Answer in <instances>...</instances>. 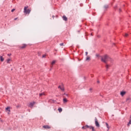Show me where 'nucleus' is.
Masks as SVG:
<instances>
[{
	"label": "nucleus",
	"instance_id": "1",
	"mask_svg": "<svg viewBox=\"0 0 131 131\" xmlns=\"http://www.w3.org/2000/svg\"><path fill=\"white\" fill-rule=\"evenodd\" d=\"M28 7H25L24 12L26 13V14H30V12H31V10L28 9Z\"/></svg>",
	"mask_w": 131,
	"mask_h": 131
},
{
	"label": "nucleus",
	"instance_id": "2",
	"mask_svg": "<svg viewBox=\"0 0 131 131\" xmlns=\"http://www.w3.org/2000/svg\"><path fill=\"white\" fill-rule=\"evenodd\" d=\"M109 57H108V56H107V55H104V56H103L102 57V58H101V61H102V62H104V63H106V61H108V58Z\"/></svg>",
	"mask_w": 131,
	"mask_h": 131
},
{
	"label": "nucleus",
	"instance_id": "3",
	"mask_svg": "<svg viewBox=\"0 0 131 131\" xmlns=\"http://www.w3.org/2000/svg\"><path fill=\"white\" fill-rule=\"evenodd\" d=\"M95 122L96 126H97V127H99L100 124H99V122H98V119L96 118H95Z\"/></svg>",
	"mask_w": 131,
	"mask_h": 131
},
{
	"label": "nucleus",
	"instance_id": "4",
	"mask_svg": "<svg viewBox=\"0 0 131 131\" xmlns=\"http://www.w3.org/2000/svg\"><path fill=\"white\" fill-rule=\"evenodd\" d=\"M35 103L36 102L35 101L30 103L29 105V107H30V108H33V105H35Z\"/></svg>",
	"mask_w": 131,
	"mask_h": 131
},
{
	"label": "nucleus",
	"instance_id": "5",
	"mask_svg": "<svg viewBox=\"0 0 131 131\" xmlns=\"http://www.w3.org/2000/svg\"><path fill=\"white\" fill-rule=\"evenodd\" d=\"M26 47H27V45H26V44H23L22 45H21L19 47V48L23 49H25L26 48Z\"/></svg>",
	"mask_w": 131,
	"mask_h": 131
},
{
	"label": "nucleus",
	"instance_id": "6",
	"mask_svg": "<svg viewBox=\"0 0 131 131\" xmlns=\"http://www.w3.org/2000/svg\"><path fill=\"white\" fill-rule=\"evenodd\" d=\"M126 94V92L122 91L120 92V95L121 96V97H123V96H124Z\"/></svg>",
	"mask_w": 131,
	"mask_h": 131
},
{
	"label": "nucleus",
	"instance_id": "7",
	"mask_svg": "<svg viewBox=\"0 0 131 131\" xmlns=\"http://www.w3.org/2000/svg\"><path fill=\"white\" fill-rule=\"evenodd\" d=\"M43 128H46V129L51 128V126H50L49 125H48L43 126Z\"/></svg>",
	"mask_w": 131,
	"mask_h": 131
},
{
	"label": "nucleus",
	"instance_id": "8",
	"mask_svg": "<svg viewBox=\"0 0 131 131\" xmlns=\"http://www.w3.org/2000/svg\"><path fill=\"white\" fill-rule=\"evenodd\" d=\"M85 61H91V57L90 56H87L85 59Z\"/></svg>",
	"mask_w": 131,
	"mask_h": 131
},
{
	"label": "nucleus",
	"instance_id": "9",
	"mask_svg": "<svg viewBox=\"0 0 131 131\" xmlns=\"http://www.w3.org/2000/svg\"><path fill=\"white\" fill-rule=\"evenodd\" d=\"M82 129H86V128H89V125H86L82 127Z\"/></svg>",
	"mask_w": 131,
	"mask_h": 131
},
{
	"label": "nucleus",
	"instance_id": "10",
	"mask_svg": "<svg viewBox=\"0 0 131 131\" xmlns=\"http://www.w3.org/2000/svg\"><path fill=\"white\" fill-rule=\"evenodd\" d=\"M58 89H60L61 90V91H64V86H63L59 85L58 86Z\"/></svg>",
	"mask_w": 131,
	"mask_h": 131
},
{
	"label": "nucleus",
	"instance_id": "11",
	"mask_svg": "<svg viewBox=\"0 0 131 131\" xmlns=\"http://www.w3.org/2000/svg\"><path fill=\"white\" fill-rule=\"evenodd\" d=\"M90 129H92V131H95V129L93 126H89V128Z\"/></svg>",
	"mask_w": 131,
	"mask_h": 131
},
{
	"label": "nucleus",
	"instance_id": "12",
	"mask_svg": "<svg viewBox=\"0 0 131 131\" xmlns=\"http://www.w3.org/2000/svg\"><path fill=\"white\" fill-rule=\"evenodd\" d=\"M6 111H8L9 112L8 113V114H10V112H11V110H10V107H7L6 108Z\"/></svg>",
	"mask_w": 131,
	"mask_h": 131
},
{
	"label": "nucleus",
	"instance_id": "13",
	"mask_svg": "<svg viewBox=\"0 0 131 131\" xmlns=\"http://www.w3.org/2000/svg\"><path fill=\"white\" fill-rule=\"evenodd\" d=\"M63 103H67V102H68V100H67V98H63Z\"/></svg>",
	"mask_w": 131,
	"mask_h": 131
},
{
	"label": "nucleus",
	"instance_id": "14",
	"mask_svg": "<svg viewBox=\"0 0 131 131\" xmlns=\"http://www.w3.org/2000/svg\"><path fill=\"white\" fill-rule=\"evenodd\" d=\"M0 60L1 62H4V61H5V58H4L3 56H0Z\"/></svg>",
	"mask_w": 131,
	"mask_h": 131
},
{
	"label": "nucleus",
	"instance_id": "15",
	"mask_svg": "<svg viewBox=\"0 0 131 131\" xmlns=\"http://www.w3.org/2000/svg\"><path fill=\"white\" fill-rule=\"evenodd\" d=\"M62 18H63V20H64V21H67V17H66V16L65 15L63 16Z\"/></svg>",
	"mask_w": 131,
	"mask_h": 131
},
{
	"label": "nucleus",
	"instance_id": "16",
	"mask_svg": "<svg viewBox=\"0 0 131 131\" xmlns=\"http://www.w3.org/2000/svg\"><path fill=\"white\" fill-rule=\"evenodd\" d=\"M56 63V60H53L52 62H51V67H53V65H54V64Z\"/></svg>",
	"mask_w": 131,
	"mask_h": 131
},
{
	"label": "nucleus",
	"instance_id": "17",
	"mask_svg": "<svg viewBox=\"0 0 131 131\" xmlns=\"http://www.w3.org/2000/svg\"><path fill=\"white\" fill-rule=\"evenodd\" d=\"M45 95H46V94H45V93L39 94V97H42V96H45Z\"/></svg>",
	"mask_w": 131,
	"mask_h": 131
},
{
	"label": "nucleus",
	"instance_id": "18",
	"mask_svg": "<svg viewBox=\"0 0 131 131\" xmlns=\"http://www.w3.org/2000/svg\"><path fill=\"white\" fill-rule=\"evenodd\" d=\"M126 102H128V103H130V102H131V99L130 98H127L126 99Z\"/></svg>",
	"mask_w": 131,
	"mask_h": 131
},
{
	"label": "nucleus",
	"instance_id": "19",
	"mask_svg": "<svg viewBox=\"0 0 131 131\" xmlns=\"http://www.w3.org/2000/svg\"><path fill=\"white\" fill-rule=\"evenodd\" d=\"M10 61H11V59L8 58L7 59V63H8V64H10Z\"/></svg>",
	"mask_w": 131,
	"mask_h": 131
},
{
	"label": "nucleus",
	"instance_id": "20",
	"mask_svg": "<svg viewBox=\"0 0 131 131\" xmlns=\"http://www.w3.org/2000/svg\"><path fill=\"white\" fill-rule=\"evenodd\" d=\"M58 111L60 113H61V112L62 111V108H58Z\"/></svg>",
	"mask_w": 131,
	"mask_h": 131
},
{
	"label": "nucleus",
	"instance_id": "21",
	"mask_svg": "<svg viewBox=\"0 0 131 131\" xmlns=\"http://www.w3.org/2000/svg\"><path fill=\"white\" fill-rule=\"evenodd\" d=\"M129 124H131V120H129L128 123L127 124V126H129Z\"/></svg>",
	"mask_w": 131,
	"mask_h": 131
},
{
	"label": "nucleus",
	"instance_id": "22",
	"mask_svg": "<svg viewBox=\"0 0 131 131\" xmlns=\"http://www.w3.org/2000/svg\"><path fill=\"white\" fill-rule=\"evenodd\" d=\"M124 36L125 37H127V36H128V34L125 33Z\"/></svg>",
	"mask_w": 131,
	"mask_h": 131
},
{
	"label": "nucleus",
	"instance_id": "23",
	"mask_svg": "<svg viewBox=\"0 0 131 131\" xmlns=\"http://www.w3.org/2000/svg\"><path fill=\"white\" fill-rule=\"evenodd\" d=\"M105 124H106V127H107V128H109V125L108 124V123H106Z\"/></svg>",
	"mask_w": 131,
	"mask_h": 131
},
{
	"label": "nucleus",
	"instance_id": "24",
	"mask_svg": "<svg viewBox=\"0 0 131 131\" xmlns=\"http://www.w3.org/2000/svg\"><path fill=\"white\" fill-rule=\"evenodd\" d=\"M46 55H43L42 58H46Z\"/></svg>",
	"mask_w": 131,
	"mask_h": 131
},
{
	"label": "nucleus",
	"instance_id": "25",
	"mask_svg": "<svg viewBox=\"0 0 131 131\" xmlns=\"http://www.w3.org/2000/svg\"><path fill=\"white\" fill-rule=\"evenodd\" d=\"M60 46H61L62 47V46H64V43H61L60 44Z\"/></svg>",
	"mask_w": 131,
	"mask_h": 131
},
{
	"label": "nucleus",
	"instance_id": "26",
	"mask_svg": "<svg viewBox=\"0 0 131 131\" xmlns=\"http://www.w3.org/2000/svg\"><path fill=\"white\" fill-rule=\"evenodd\" d=\"M15 9H13L12 10H11V12H14L15 11Z\"/></svg>",
	"mask_w": 131,
	"mask_h": 131
},
{
	"label": "nucleus",
	"instance_id": "27",
	"mask_svg": "<svg viewBox=\"0 0 131 131\" xmlns=\"http://www.w3.org/2000/svg\"><path fill=\"white\" fill-rule=\"evenodd\" d=\"M88 52H85V56H88Z\"/></svg>",
	"mask_w": 131,
	"mask_h": 131
},
{
	"label": "nucleus",
	"instance_id": "28",
	"mask_svg": "<svg viewBox=\"0 0 131 131\" xmlns=\"http://www.w3.org/2000/svg\"><path fill=\"white\" fill-rule=\"evenodd\" d=\"M104 8H105V9H107V8H108V6H104Z\"/></svg>",
	"mask_w": 131,
	"mask_h": 131
},
{
	"label": "nucleus",
	"instance_id": "29",
	"mask_svg": "<svg viewBox=\"0 0 131 131\" xmlns=\"http://www.w3.org/2000/svg\"><path fill=\"white\" fill-rule=\"evenodd\" d=\"M108 67H109V66L106 65V68L108 69Z\"/></svg>",
	"mask_w": 131,
	"mask_h": 131
},
{
	"label": "nucleus",
	"instance_id": "30",
	"mask_svg": "<svg viewBox=\"0 0 131 131\" xmlns=\"http://www.w3.org/2000/svg\"><path fill=\"white\" fill-rule=\"evenodd\" d=\"M17 19H18V18H14V20L16 21V20H17Z\"/></svg>",
	"mask_w": 131,
	"mask_h": 131
},
{
	"label": "nucleus",
	"instance_id": "31",
	"mask_svg": "<svg viewBox=\"0 0 131 131\" xmlns=\"http://www.w3.org/2000/svg\"><path fill=\"white\" fill-rule=\"evenodd\" d=\"M11 54H8V56H11Z\"/></svg>",
	"mask_w": 131,
	"mask_h": 131
},
{
	"label": "nucleus",
	"instance_id": "32",
	"mask_svg": "<svg viewBox=\"0 0 131 131\" xmlns=\"http://www.w3.org/2000/svg\"><path fill=\"white\" fill-rule=\"evenodd\" d=\"M96 57H99V54H97Z\"/></svg>",
	"mask_w": 131,
	"mask_h": 131
},
{
	"label": "nucleus",
	"instance_id": "33",
	"mask_svg": "<svg viewBox=\"0 0 131 131\" xmlns=\"http://www.w3.org/2000/svg\"><path fill=\"white\" fill-rule=\"evenodd\" d=\"M93 90V89H92V88H91L90 89V91H92Z\"/></svg>",
	"mask_w": 131,
	"mask_h": 131
},
{
	"label": "nucleus",
	"instance_id": "34",
	"mask_svg": "<svg viewBox=\"0 0 131 131\" xmlns=\"http://www.w3.org/2000/svg\"><path fill=\"white\" fill-rule=\"evenodd\" d=\"M97 82H98V83H100V81H98Z\"/></svg>",
	"mask_w": 131,
	"mask_h": 131
},
{
	"label": "nucleus",
	"instance_id": "35",
	"mask_svg": "<svg viewBox=\"0 0 131 131\" xmlns=\"http://www.w3.org/2000/svg\"><path fill=\"white\" fill-rule=\"evenodd\" d=\"M67 97H68V94H66Z\"/></svg>",
	"mask_w": 131,
	"mask_h": 131
},
{
	"label": "nucleus",
	"instance_id": "36",
	"mask_svg": "<svg viewBox=\"0 0 131 131\" xmlns=\"http://www.w3.org/2000/svg\"><path fill=\"white\" fill-rule=\"evenodd\" d=\"M92 76H91V77H93V75H91Z\"/></svg>",
	"mask_w": 131,
	"mask_h": 131
},
{
	"label": "nucleus",
	"instance_id": "37",
	"mask_svg": "<svg viewBox=\"0 0 131 131\" xmlns=\"http://www.w3.org/2000/svg\"><path fill=\"white\" fill-rule=\"evenodd\" d=\"M92 76H91V77H93V75H91Z\"/></svg>",
	"mask_w": 131,
	"mask_h": 131
},
{
	"label": "nucleus",
	"instance_id": "38",
	"mask_svg": "<svg viewBox=\"0 0 131 131\" xmlns=\"http://www.w3.org/2000/svg\"><path fill=\"white\" fill-rule=\"evenodd\" d=\"M91 35H93V33H91Z\"/></svg>",
	"mask_w": 131,
	"mask_h": 131
},
{
	"label": "nucleus",
	"instance_id": "39",
	"mask_svg": "<svg viewBox=\"0 0 131 131\" xmlns=\"http://www.w3.org/2000/svg\"><path fill=\"white\" fill-rule=\"evenodd\" d=\"M119 11H120V9H119Z\"/></svg>",
	"mask_w": 131,
	"mask_h": 131
}]
</instances>
